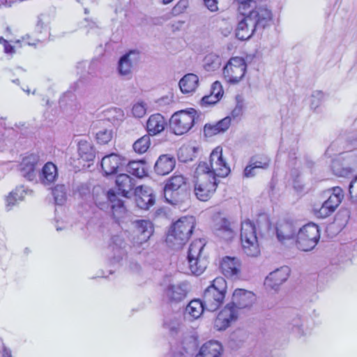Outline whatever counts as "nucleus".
<instances>
[{
    "label": "nucleus",
    "mask_w": 357,
    "mask_h": 357,
    "mask_svg": "<svg viewBox=\"0 0 357 357\" xmlns=\"http://www.w3.org/2000/svg\"><path fill=\"white\" fill-rule=\"evenodd\" d=\"M163 327L165 329L167 330L172 335H174L178 332L181 323L179 319L176 317H167L164 321Z\"/></svg>",
    "instance_id": "40"
},
{
    "label": "nucleus",
    "mask_w": 357,
    "mask_h": 357,
    "mask_svg": "<svg viewBox=\"0 0 357 357\" xmlns=\"http://www.w3.org/2000/svg\"><path fill=\"white\" fill-rule=\"evenodd\" d=\"M222 351V346L219 342L210 340L201 347L195 357H220Z\"/></svg>",
    "instance_id": "28"
},
{
    "label": "nucleus",
    "mask_w": 357,
    "mask_h": 357,
    "mask_svg": "<svg viewBox=\"0 0 357 357\" xmlns=\"http://www.w3.org/2000/svg\"><path fill=\"white\" fill-rule=\"evenodd\" d=\"M173 0H162V3L164 4H167V3H169L170 2H172Z\"/></svg>",
    "instance_id": "62"
},
{
    "label": "nucleus",
    "mask_w": 357,
    "mask_h": 357,
    "mask_svg": "<svg viewBox=\"0 0 357 357\" xmlns=\"http://www.w3.org/2000/svg\"><path fill=\"white\" fill-rule=\"evenodd\" d=\"M137 206L144 210L149 209L155 204L153 190L147 186H138L134 190Z\"/></svg>",
    "instance_id": "17"
},
{
    "label": "nucleus",
    "mask_w": 357,
    "mask_h": 357,
    "mask_svg": "<svg viewBox=\"0 0 357 357\" xmlns=\"http://www.w3.org/2000/svg\"><path fill=\"white\" fill-rule=\"evenodd\" d=\"M205 6L211 12L218 10V0H204Z\"/></svg>",
    "instance_id": "57"
},
{
    "label": "nucleus",
    "mask_w": 357,
    "mask_h": 357,
    "mask_svg": "<svg viewBox=\"0 0 357 357\" xmlns=\"http://www.w3.org/2000/svg\"><path fill=\"white\" fill-rule=\"evenodd\" d=\"M206 310L204 302L200 299L192 300L186 306L184 311V318L190 321L199 319Z\"/></svg>",
    "instance_id": "25"
},
{
    "label": "nucleus",
    "mask_w": 357,
    "mask_h": 357,
    "mask_svg": "<svg viewBox=\"0 0 357 357\" xmlns=\"http://www.w3.org/2000/svg\"><path fill=\"white\" fill-rule=\"evenodd\" d=\"M320 238L319 227L314 223L307 224L298 230L296 235L297 248L305 252L312 250Z\"/></svg>",
    "instance_id": "8"
},
{
    "label": "nucleus",
    "mask_w": 357,
    "mask_h": 357,
    "mask_svg": "<svg viewBox=\"0 0 357 357\" xmlns=\"http://www.w3.org/2000/svg\"><path fill=\"white\" fill-rule=\"evenodd\" d=\"M227 289L225 280L222 278L214 279L210 286L204 291L202 301L206 310L214 312L223 303Z\"/></svg>",
    "instance_id": "4"
},
{
    "label": "nucleus",
    "mask_w": 357,
    "mask_h": 357,
    "mask_svg": "<svg viewBox=\"0 0 357 357\" xmlns=\"http://www.w3.org/2000/svg\"><path fill=\"white\" fill-rule=\"evenodd\" d=\"M58 176L56 166L51 162H47L43 167L40 174V180L44 185L52 183Z\"/></svg>",
    "instance_id": "34"
},
{
    "label": "nucleus",
    "mask_w": 357,
    "mask_h": 357,
    "mask_svg": "<svg viewBox=\"0 0 357 357\" xmlns=\"http://www.w3.org/2000/svg\"><path fill=\"white\" fill-rule=\"evenodd\" d=\"M51 21V17L49 14L42 13L38 16L36 31L38 33H43V31H47L49 29V24Z\"/></svg>",
    "instance_id": "41"
},
{
    "label": "nucleus",
    "mask_w": 357,
    "mask_h": 357,
    "mask_svg": "<svg viewBox=\"0 0 357 357\" xmlns=\"http://www.w3.org/2000/svg\"><path fill=\"white\" fill-rule=\"evenodd\" d=\"M338 142H339V140L336 141V142H333L328 147V149H326V154L328 156H332L333 154H336V153H333V152H337V154H341L342 152L340 150H338L337 149V146L338 144Z\"/></svg>",
    "instance_id": "55"
},
{
    "label": "nucleus",
    "mask_w": 357,
    "mask_h": 357,
    "mask_svg": "<svg viewBox=\"0 0 357 357\" xmlns=\"http://www.w3.org/2000/svg\"><path fill=\"white\" fill-rule=\"evenodd\" d=\"M331 168L335 176L347 177L357 171V156L354 159L351 167H344L338 160H333Z\"/></svg>",
    "instance_id": "32"
},
{
    "label": "nucleus",
    "mask_w": 357,
    "mask_h": 357,
    "mask_svg": "<svg viewBox=\"0 0 357 357\" xmlns=\"http://www.w3.org/2000/svg\"><path fill=\"white\" fill-rule=\"evenodd\" d=\"M213 232L215 236L226 241L231 239L234 235V228L226 218H221L215 223Z\"/></svg>",
    "instance_id": "26"
},
{
    "label": "nucleus",
    "mask_w": 357,
    "mask_h": 357,
    "mask_svg": "<svg viewBox=\"0 0 357 357\" xmlns=\"http://www.w3.org/2000/svg\"><path fill=\"white\" fill-rule=\"evenodd\" d=\"M328 193H330V195L323 202L321 206L313 208L314 214L317 218L324 219L331 215L339 206L344 197L342 190L339 187L328 190Z\"/></svg>",
    "instance_id": "10"
},
{
    "label": "nucleus",
    "mask_w": 357,
    "mask_h": 357,
    "mask_svg": "<svg viewBox=\"0 0 357 357\" xmlns=\"http://www.w3.org/2000/svg\"><path fill=\"white\" fill-rule=\"evenodd\" d=\"M26 194V190L23 185L17 187L14 191L11 192L6 199L8 210H10L17 201L23 200Z\"/></svg>",
    "instance_id": "39"
},
{
    "label": "nucleus",
    "mask_w": 357,
    "mask_h": 357,
    "mask_svg": "<svg viewBox=\"0 0 357 357\" xmlns=\"http://www.w3.org/2000/svg\"><path fill=\"white\" fill-rule=\"evenodd\" d=\"M137 236V243L142 244L146 242L153 233V225L149 220H138L133 222Z\"/></svg>",
    "instance_id": "23"
},
{
    "label": "nucleus",
    "mask_w": 357,
    "mask_h": 357,
    "mask_svg": "<svg viewBox=\"0 0 357 357\" xmlns=\"http://www.w3.org/2000/svg\"><path fill=\"white\" fill-rule=\"evenodd\" d=\"M249 162L254 166V168L257 169H265L269 167L270 159L265 155H255L250 158Z\"/></svg>",
    "instance_id": "43"
},
{
    "label": "nucleus",
    "mask_w": 357,
    "mask_h": 357,
    "mask_svg": "<svg viewBox=\"0 0 357 357\" xmlns=\"http://www.w3.org/2000/svg\"><path fill=\"white\" fill-rule=\"evenodd\" d=\"M246 63L241 57H233L223 68L225 79L230 84L238 83L245 75Z\"/></svg>",
    "instance_id": "11"
},
{
    "label": "nucleus",
    "mask_w": 357,
    "mask_h": 357,
    "mask_svg": "<svg viewBox=\"0 0 357 357\" xmlns=\"http://www.w3.org/2000/svg\"><path fill=\"white\" fill-rule=\"evenodd\" d=\"M205 243L202 239L194 241L190 245L187 261L190 273L195 275H201L208 266V259L203 255Z\"/></svg>",
    "instance_id": "5"
},
{
    "label": "nucleus",
    "mask_w": 357,
    "mask_h": 357,
    "mask_svg": "<svg viewBox=\"0 0 357 357\" xmlns=\"http://www.w3.org/2000/svg\"><path fill=\"white\" fill-rule=\"evenodd\" d=\"M197 111L193 108L175 112L169 120V127L172 132L181 135L189 131L193 126Z\"/></svg>",
    "instance_id": "7"
},
{
    "label": "nucleus",
    "mask_w": 357,
    "mask_h": 357,
    "mask_svg": "<svg viewBox=\"0 0 357 357\" xmlns=\"http://www.w3.org/2000/svg\"><path fill=\"white\" fill-rule=\"evenodd\" d=\"M6 42L7 41L3 37H0V43H3L5 44Z\"/></svg>",
    "instance_id": "63"
},
{
    "label": "nucleus",
    "mask_w": 357,
    "mask_h": 357,
    "mask_svg": "<svg viewBox=\"0 0 357 357\" xmlns=\"http://www.w3.org/2000/svg\"><path fill=\"white\" fill-rule=\"evenodd\" d=\"M188 0H180L176 5L174 7L173 11L174 13L178 14L183 13L185 8L188 7Z\"/></svg>",
    "instance_id": "53"
},
{
    "label": "nucleus",
    "mask_w": 357,
    "mask_h": 357,
    "mask_svg": "<svg viewBox=\"0 0 357 357\" xmlns=\"http://www.w3.org/2000/svg\"><path fill=\"white\" fill-rule=\"evenodd\" d=\"M135 180L126 174H120L116 176V185L121 195L129 197L134 190Z\"/></svg>",
    "instance_id": "29"
},
{
    "label": "nucleus",
    "mask_w": 357,
    "mask_h": 357,
    "mask_svg": "<svg viewBox=\"0 0 357 357\" xmlns=\"http://www.w3.org/2000/svg\"><path fill=\"white\" fill-rule=\"evenodd\" d=\"M147 163L142 160L130 161L127 165V172L137 178L148 175Z\"/></svg>",
    "instance_id": "35"
},
{
    "label": "nucleus",
    "mask_w": 357,
    "mask_h": 357,
    "mask_svg": "<svg viewBox=\"0 0 357 357\" xmlns=\"http://www.w3.org/2000/svg\"><path fill=\"white\" fill-rule=\"evenodd\" d=\"M324 94L321 91H314L310 96V107L316 109L324 101Z\"/></svg>",
    "instance_id": "48"
},
{
    "label": "nucleus",
    "mask_w": 357,
    "mask_h": 357,
    "mask_svg": "<svg viewBox=\"0 0 357 357\" xmlns=\"http://www.w3.org/2000/svg\"><path fill=\"white\" fill-rule=\"evenodd\" d=\"M198 83L199 78L195 74L188 73L180 79L178 86L183 93H189L195 91Z\"/></svg>",
    "instance_id": "33"
},
{
    "label": "nucleus",
    "mask_w": 357,
    "mask_h": 357,
    "mask_svg": "<svg viewBox=\"0 0 357 357\" xmlns=\"http://www.w3.org/2000/svg\"><path fill=\"white\" fill-rule=\"evenodd\" d=\"M185 186L186 179L181 174L174 175L169 178L163 189L166 202L176 204L178 202V191L185 190Z\"/></svg>",
    "instance_id": "13"
},
{
    "label": "nucleus",
    "mask_w": 357,
    "mask_h": 357,
    "mask_svg": "<svg viewBox=\"0 0 357 357\" xmlns=\"http://www.w3.org/2000/svg\"><path fill=\"white\" fill-rule=\"evenodd\" d=\"M243 16L236 29V36L241 40L250 38L255 33H261L273 19L272 12L266 6H256Z\"/></svg>",
    "instance_id": "2"
},
{
    "label": "nucleus",
    "mask_w": 357,
    "mask_h": 357,
    "mask_svg": "<svg viewBox=\"0 0 357 357\" xmlns=\"http://www.w3.org/2000/svg\"><path fill=\"white\" fill-rule=\"evenodd\" d=\"M139 59L138 52L130 51L128 53L123 55L118 64V70L121 75L130 76L134 66L137 64Z\"/></svg>",
    "instance_id": "20"
},
{
    "label": "nucleus",
    "mask_w": 357,
    "mask_h": 357,
    "mask_svg": "<svg viewBox=\"0 0 357 357\" xmlns=\"http://www.w3.org/2000/svg\"><path fill=\"white\" fill-rule=\"evenodd\" d=\"M126 159L116 153L104 156L101 160V167L106 176L115 174L126 165Z\"/></svg>",
    "instance_id": "16"
},
{
    "label": "nucleus",
    "mask_w": 357,
    "mask_h": 357,
    "mask_svg": "<svg viewBox=\"0 0 357 357\" xmlns=\"http://www.w3.org/2000/svg\"><path fill=\"white\" fill-rule=\"evenodd\" d=\"M257 169L249 162V164L245 167L243 175L246 178H251L257 174Z\"/></svg>",
    "instance_id": "54"
},
{
    "label": "nucleus",
    "mask_w": 357,
    "mask_h": 357,
    "mask_svg": "<svg viewBox=\"0 0 357 357\" xmlns=\"http://www.w3.org/2000/svg\"><path fill=\"white\" fill-rule=\"evenodd\" d=\"M198 150L195 146L183 145L178 151V158L182 162L192 161L197 157Z\"/></svg>",
    "instance_id": "36"
},
{
    "label": "nucleus",
    "mask_w": 357,
    "mask_h": 357,
    "mask_svg": "<svg viewBox=\"0 0 357 357\" xmlns=\"http://www.w3.org/2000/svg\"><path fill=\"white\" fill-rule=\"evenodd\" d=\"M99 61L98 59H93L89 63L88 73L91 75H94L96 73L98 68Z\"/></svg>",
    "instance_id": "56"
},
{
    "label": "nucleus",
    "mask_w": 357,
    "mask_h": 357,
    "mask_svg": "<svg viewBox=\"0 0 357 357\" xmlns=\"http://www.w3.org/2000/svg\"><path fill=\"white\" fill-rule=\"evenodd\" d=\"M226 305L218 314L215 320V327L218 331L225 330L233 321L237 319L238 313L235 309Z\"/></svg>",
    "instance_id": "22"
},
{
    "label": "nucleus",
    "mask_w": 357,
    "mask_h": 357,
    "mask_svg": "<svg viewBox=\"0 0 357 357\" xmlns=\"http://www.w3.org/2000/svg\"><path fill=\"white\" fill-rule=\"evenodd\" d=\"M96 140L99 144H107L112 138V130L111 129H103L98 131L96 135Z\"/></svg>",
    "instance_id": "47"
},
{
    "label": "nucleus",
    "mask_w": 357,
    "mask_h": 357,
    "mask_svg": "<svg viewBox=\"0 0 357 357\" xmlns=\"http://www.w3.org/2000/svg\"><path fill=\"white\" fill-rule=\"evenodd\" d=\"M236 105L231 112V116L234 119H238L243 115L245 107L243 99L241 96H236Z\"/></svg>",
    "instance_id": "46"
},
{
    "label": "nucleus",
    "mask_w": 357,
    "mask_h": 357,
    "mask_svg": "<svg viewBox=\"0 0 357 357\" xmlns=\"http://www.w3.org/2000/svg\"><path fill=\"white\" fill-rule=\"evenodd\" d=\"M255 300V296L252 291L243 289H236L233 293L231 301L227 305H231L230 308L235 309L238 312L240 309L250 307Z\"/></svg>",
    "instance_id": "15"
},
{
    "label": "nucleus",
    "mask_w": 357,
    "mask_h": 357,
    "mask_svg": "<svg viewBox=\"0 0 357 357\" xmlns=\"http://www.w3.org/2000/svg\"><path fill=\"white\" fill-rule=\"evenodd\" d=\"M4 51L7 54H11L14 52V47L11 45L8 44V42H6L4 44Z\"/></svg>",
    "instance_id": "59"
},
{
    "label": "nucleus",
    "mask_w": 357,
    "mask_h": 357,
    "mask_svg": "<svg viewBox=\"0 0 357 357\" xmlns=\"http://www.w3.org/2000/svg\"><path fill=\"white\" fill-rule=\"evenodd\" d=\"M13 83L15 84H20V80L18 79H13L12 81Z\"/></svg>",
    "instance_id": "64"
},
{
    "label": "nucleus",
    "mask_w": 357,
    "mask_h": 357,
    "mask_svg": "<svg viewBox=\"0 0 357 357\" xmlns=\"http://www.w3.org/2000/svg\"><path fill=\"white\" fill-rule=\"evenodd\" d=\"M349 192L351 197L357 201V176L351 181Z\"/></svg>",
    "instance_id": "52"
},
{
    "label": "nucleus",
    "mask_w": 357,
    "mask_h": 357,
    "mask_svg": "<svg viewBox=\"0 0 357 357\" xmlns=\"http://www.w3.org/2000/svg\"><path fill=\"white\" fill-rule=\"evenodd\" d=\"M107 197L111 204V208L114 215H115L116 213H124L125 207L123 202L117 197L113 190H109L107 192Z\"/></svg>",
    "instance_id": "38"
},
{
    "label": "nucleus",
    "mask_w": 357,
    "mask_h": 357,
    "mask_svg": "<svg viewBox=\"0 0 357 357\" xmlns=\"http://www.w3.org/2000/svg\"><path fill=\"white\" fill-rule=\"evenodd\" d=\"M195 225L194 217H182L172 225L167 236V243L174 249H179L188 241Z\"/></svg>",
    "instance_id": "3"
},
{
    "label": "nucleus",
    "mask_w": 357,
    "mask_h": 357,
    "mask_svg": "<svg viewBox=\"0 0 357 357\" xmlns=\"http://www.w3.org/2000/svg\"><path fill=\"white\" fill-rule=\"evenodd\" d=\"M150 137L149 135H144L137 139L133 144V149L135 152L139 153H145L150 146Z\"/></svg>",
    "instance_id": "42"
},
{
    "label": "nucleus",
    "mask_w": 357,
    "mask_h": 357,
    "mask_svg": "<svg viewBox=\"0 0 357 357\" xmlns=\"http://www.w3.org/2000/svg\"><path fill=\"white\" fill-rule=\"evenodd\" d=\"M176 165L175 158L169 154L161 155L156 160L154 165L155 172L161 176L170 173Z\"/></svg>",
    "instance_id": "24"
},
{
    "label": "nucleus",
    "mask_w": 357,
    "mask_h": 357,
    "mask_svg": "<svg viewBox=\"0 0 357 357\" xmlns=\"http://www.w3.org/2000/svg\"><path fill=\"white\" fill-rule=\"evenodd\" d=\"M231 125V116H226L221 119L215 124H206L204 128V132L206 137H212L213 135L225 132L228 130Z\"/></svg>",
    "instance_id": "31"
},
{
    "label": "nucleus",
    "mask_w": 357,
    "mask_h": 357,
    "mask_svg": "<svg viewBox=\"0 0 357 357\" xmlns=\"http://www.w3.org/2000/svg\"><path fill=\"white\" fill-rule=\"evenodd\" d=\"M77 142V151L79 158L77 160L70 158V166L72 170L77 172L85 167L86 162L93 161L95 158V151L89 142L85 139H80Z\"/></svg>",
    "instance_id": "12"
},
{
    "label": "nucleus",
    "mask_w": 357,
    "mask_h": 357,
    "mask_svg": "<svg viewBox=\"0 0 357 357\" xmlns=\"http://www.w3.org/2000/svg\"><path fill=\"white\" fill-rule=\"evenodd\" d=\"M241 241L243 252L250 257H257L260 253L256 227L249 220L241 223Z\"/></svg>",
    "instance_id": "6"
},
{
    "label": "nucleus",
    "mask_w": 357,
    "mask_h": 357,
    "mask_svg": "<svg viewBox=\"0 0 357 357\" xmlns=\"http://www.w3.org/2000/svg\"><path fill=\"white\" fill-rule=\"evenodd\" d=\"M55 204V227L57 231L66 228L65 204L67 200V189L64 184H58L52 189Z\"/></svg>",
    "instance_id": "9"
},
{
    "label": "nucleus",
    "mask_w": 357,
    "mask_h": 357,
    "mask_svg": "<svg viewBox=\"0 0 357 357\" xmlns=\"http://www.w3.org/2000/svg\"><path fill=\"white\" fill-rule=\"evenodd\" d=\"M2 357H12L11 351L8 349L4 347L3 350Z\"/></svg>",
    "instance_id": "60"
},
{
    "label": "nucleus",
    "mask_w": 357,
    "mask_h": 357,
    "mask_svg": "<svg viewBox=\"0 0 357 357\" xmlns=\"http://www.w3.org/2000/svg\"><path fill=\"white\" fill-rule=\"evenodd\" d=\"M112 244L110 246L112 248V250L115 249L119 252V255L116 257H114V260L116 261H119L120 259H122V255L124 254L123 250H122L123 245L124 244L123 240L119 236H114L111 238Z\"/></svg>",
    "instance_id": "45"
},
{
    "label": "nucleus",
    "mask_w": 357,
    "mask_h": 357,
    "mask_svg": "<svg viewBox=\"0 0 357 357\" xmlns=\"http://www.w3.org/2000/svg\"><path fill=\"white\" fill-rule=\"evenodd\" d=\"M204 68L208 72H213L218 70L222 63L221 58L219 55L210 53L204 59Z\"/></svg>",
    "instance_id": "37"
},
{
    "label": "nucleus",
    "mask_w": 357,
    "mask_h": 357,
    "mask_svg": "<svg viewBox=\"0 0 357 357\" xmlns=\"http://www.w3.org/2000/svg\"><path fill=\"white\" fill-rule=\"evenodd\" d=\"M290 268L288 266H282L269 273L266 278L264 284L266 287L277 290L289 278Z\"/></svg>",
    "instance_id": "18"
},
{
    "label": "nucleus",
    "mask_w": 357,
    "mask_h": 357,
    "mask_svg": "<svg viewBox=\"0 0 357 357\" xmlns=\"http://www.w3.org/2000/svg\"><path fill=\"white\" fill-rule=\"evenodd\" d=\"M189 291L188 283L181 282L169 284L164 290V295L171 303H178L183 301Z\"/></svg>",
    "instance_id": "14"
},
{
    "label": "nucleus",
    "mask_w": 357,
    "mask_h": 357,
    "mask_svg": "<svg viewBox=\"0 0 357 357\" xmlns=\"http://www.w3.org/2000/svg\"><path fill=\"white\" fill-rule=\"evenodd\" d=\"M146 112V104L143 102H137L135 104L132 109V113L136 118L143 117Z\"/></svg>",
    "instance_id": "49"
},
{
    "label": "nucleus",
    "mask_w": 357,
    "mask_h": 357,
    "mask_svg": "<svg viewBox=\"0 0 357 357\" xmlns=\"http://www.w3.org/2000/svg\"><path fill=\"white\" fill-rule=\"evenodd\" d=\"M172 357H186L185 355L182 352H176L174 353Z\"/></svg>",
    "instance_id": "61"
},
{
    "label": "nucleus",
    "mask_w": 357,
    "mask_h": 357,
    "mask_svg": "<svg viewBox=\"0 0 357 357\" xmlns=\"http://www.w3.org/2000/svg\"><path fill=\"white\" fill-rule=\"evenodd\" d=\"M38 160V156L35 154H31L24 158L19 165V170L22 176L28 181H33L36 177V167Z\"/></svg>",
    "instance_id": "19"
},
{
    "label": "nucleus",
    "mask_w": 357,
    "mask_h": 357,
    "mask_svg": "<svg viewBox=\"0 0 357 357\" xmlns=\"http://www.w3.org/2000/svg\"><path fill=\"white\" fill-rule=\"evenodd\" d=\"M291 331L299 336L307 334V329L304 327L303 321L300 317H296L291 320L290 323Z\"/></svg>",
    "instance_id": "44"
},
{
    "label": "nucleus",
    "mask_w": 357,
    "mask_h": 357,
    "mask_svg": "<svg viewBox=\"0 0 357 357\" xmlns=\"http://www.w3.org/2000/svg\"><path fill=\"white\" fill-rule=\"evenodd\" d=\"M224 91L222 89V86L220 82L215 81L213 83L211 89V93L212 96H215L219 98H221L223 96Z\"/></svg>",
    "instance_id": "50"
},
{
    "label": "nucleus",
    "mask_w": 357,
    "mask_h": 357,
    "mask_svg": "<svg viewBox=\"0 0 357 357\" xmlns=\"http://www.w3.org/2000/svg\"><path fill=\"white\" fill-rule=\"evenodd\" d=\"M221 269L226 277H238L240 273L241 263L238 258L225 257L221 262Z\"/></svg>",
    "instance_id": "27"
},
{
    "label": "nucleus",
    "mask_w": 357,
    "mask_h": 357,
    "mask_svg": "<svg viewBox=\"0 0 357 357\" xmlns=\"http://www.w3.org/2000/svg\"><path fill=\"white\" fill-rule=\"evenodd\" d=\"M240 3L239 9H245L247 6H250V3L255 1V0H236Z\"/></svg>",
    "instance_id": "58"
},
{
    "label": "nucleus",
    "mask_w": 357,
    "mask_h": 357,
    "mask_svg": "<svg viewBox=\"0 0 357 357\" xmlns=\"http://www.w3.org/2000/svg\"><path fill=\"white\" fill-rule=\"evenodd\" d=\"M220 98L215 97V96H212L211 94L204 96L201 100V105L203 106H210L213 105L217 103Z\"/></svg>",
    "instance_id": "51"
},
{
    "label": "nucleus",
    "mask_w": 357,
    "mask_h": 357,
    "mask_svg": "<svg viewBox=\"0 0 357 357\" xmlns=\"http://www.w3.org/2000/svg\"><path fill=\"white\" fill-rule=\"evenodd\" d=\"M298 229V227L293 222H278L275 227L277 238L282 243H284L286 241L294 238Z\"/></svg>",
    "instance_id": "21"
},
{
    "label": "nucleus",
    "mask_w": 357,
    "mask_h": 357,
    "mask_svg": "<svg viewBox=\"0 0 357 357\" xmlns=\"http://www.w3.org/2000/svg\"><path fill=\"white\" fill-rule=\"evenodd\" d=\"M166 122L160 114H152L146 122V130L149 135H156L165 129Z\"/></svg>",
    "instance_id": "30"
},
{
    "label": "nucleus",
    "mask_w": 357,
    "mask_h": 357,
    "mask_svg": "<svg viewBox=\"0 0 357 357\" xmlns=\"http://www.w3.org/2000/svg\"><path fill=\"white\" fill-rule=\"evenodd\" d=\"M230 167L222 156V149L215 148L209 158V163L200 162L195 171V194L200 201H207L215 192L219 178L226 177Z\"/></svg>",
    "instance_id": "1"
}]
</instances>
